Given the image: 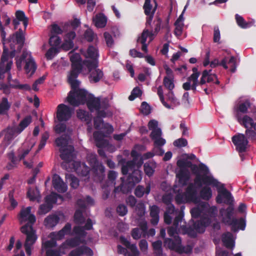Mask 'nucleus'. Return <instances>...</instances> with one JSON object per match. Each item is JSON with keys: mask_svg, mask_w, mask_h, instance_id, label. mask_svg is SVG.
I'll list each match as a JSON object with an SVG mask.
<instances>
[{"mask_svg": "<svg viewBox=\"0 0 256 256\" xmlns=\"http://www.w3.org/2000/svg\"><path fill=\"white\" fill-rule=\"evenodd\" d=\"M31 209L30 206H28L26 208L22 209L20 214L21 222L28 221V223L20 228L21 232L26 235L24 247L28 256H30L32 247L36 242L38 238L36 232L33 228V224L36 221V218L34 214H30Z\"/></svg>", "mask_w": 256, "mask_h": 256, "instance_id": "f257e3e1", "label": "nucleus"}, {"mask_svg": "<svg viewBox=\"0 0 256 256\" xmlns=\"http://www.w3.org/2000/svg\"><path fill=\"white\" fill-rule=\"evenodd\" d=\"M192 74L188 78V81L182 84V88L185 90H192L194 92L196 90V87L198 86H202L206 84V77L208 76L207 70H204L202 74L200 80H198V78L200 76V72L196 67L192 68Z\"/></svg>", "mask_w": 256, "mask_h": 256, "instance_id": "f03ea898", "label": "nucleus"}, {"mask_svg": "<svg viewBox=\"0 0 256 256\" xmlns=\"http://www.w3.org/2000/svg\"><path fill=\"white\" fill-rule=\"evenodd\" d=\"M164 247L176 252L182 254L183 253L189 254L192 252V247L190 245L186 246L182 245V239L178 235L174 238H165L164 241Z\"/></svg>", "mask_w": 256, "mask_h": 256, "instance_id": "7ed1b4c3", "label": "nucleus"}, {"mask_svg": "<svg viewBox=\"0 0 256 256\" xmlns=\"http://www.w3.org/2000/svg\"><path fill=\"white\" fill-rule=\"evenodd\" d=\"M90 94L84 89L78 88L72 89L67 96V101L71 106H78L80 104H86Z\"/></svg>", "mask_w": 256, "mask_h": 256, "instance_id": "20e7f679", "label": "nucleus"}, {"mask_svg": "<svg viewBox=\"0 0 256 256\" xmlns=\"http://www.w3.org/2000/svg\"><path fill=\"white\" fill-rule=\"evenodd\" d=\"M86 60L82 62V64L86 66H98V54L97 49L92 46H88L85 54Z\"/></svg>", "mask_w": 256, "mask_h": 256, "instance_id": "39448f33", "label": "nucleus"}, {"mask_svg": "<svg viewBox=\"0 0 256 256\" xmlns=\"http://www.w3.org/2000/svg\"><path fill=\"white\" fill-rule=\"evenodd\" d=\"M217 190L218 194L216 197V202L218 204H232L233 201L232 194L224 188V184L219 186Z\"/></svg>", "mask_w": 256, "mask_h": 256, "instance_id": "423d86ee", "label": "nucleus"}, {"mask_svg": "<svg viewBox=\"0 0 256 256\" xmlns=\"http://www.w3.org/2000/svg\"><path fill=\"white\" fill-rule=\"evenodd\" d=\"M74 109L70 106L61 104L57 106L56 118L60 122H66L69 120L72 116Z\"/></svg>", "mask_w": 256, "mask_h": 256, "instance_id": "0eeeda50", "label": "nucleus"}, {"mask_svg": "<svg viewBox=\"0 0 256 256\" xmlns=\"http://www.w3.org/2000/svg\"><path fill=\"white\" fill-rule=\"evenodd\" d=\"M232 140L239 153H242L246 150L248 141L244 134H238L234 136L232 138Z\"/></svg>", "mask_w": 256, "mask_h": 256, "instance_id": "6e6552de", "label": "nucleus"}, {"mask_svg": "<svg viewBox=\"0 0 256 256\" xmlns=\"http://www.w3.org/2000/svg\"><path fill=\"white\" fill-rule=\"evenodd\" d=\"M86 104L88 108L91 112L98 110L101 108H106L108 107V103L104 102H101L100 98H95L92 94H89Z\"/></svg>", "mask_w": 256, "mask_h": 256, "instance_id": "1a4fd4ad", "label": "nucleus"}, {"mask_svg": "<svg viewBox=\"0 0 256 256\" xmlns=\"http://www.w3.org/2000/svg\"><path fill=\"white\" fill-rule=\"evenodd\" d=\"M194 184L198 186H202V184L208 186H212L218 188L219 186L220 182L212 176L208 174H198L194 180Z\"/></svg>", "mask_w": 256, "mask_h": 256, "instance_id": "9d476101", "label": "nucleus"}, {"mask_svg": "<svg viewBox=\"0 0 256 256\" xmlns=\"http://www.w3.org/2000/svg\"><path fill=\"white\" fill-rule=\"evenodd\" d=\"M72 68L70 74L68 76V82L70 84L72 89H76L80 86V82L76 78L82 72V66H71Z\"/></svg>", "mask_w": 256, "mask_h": 256, "instance_id": "9b49d317", "label": "nucleus"}, {"mask_svg": "<svg viewBox=\"0 0 256 256\" xmlns=\"http://www.w3.org/2000/svg\"><path fill=\"white\" fill-rule=\"evenodd\" d=\"M154 34L152 32H150L148 29L144 28L141 34V36L138 38L137 42H140L142 44V50L145 52H148V44H146L147 38H150L148 44L152 40Z\"/></svg>", "mask_w": 256, "mask_h": 256, "instance_id": "f8f14e48", "label": "nucleus"}, {"mask_svg": "<svg viewBox=\"0 0 256 256\" xmlns=\"http://www.w3.org/2000/svg\"><path fill=\"white\" fill-rule=\"evenodd\" d=\"M90 72L88 76L89 81L90 83L98 82L103 77L104 73L100 69L98 68V66H86Z\"/></svg>", "mask_w": 256, "mask_h": 256, "instance_id": "ddd939ff", "label": "nucleus"}, {"mask_svg": "<svg viewBox=\"0 0 256 256\" xmlns=\"http://www.w3.org/2000/svg\"><path fill=\"white\" fill-rule=\"evenodd\" d=\"M131 156L133 158L132 160L128 161L125 164L122 166V173L123 175H126L128 174V170H132L135 168L136 162L138 158L142 156L136 150H132Z\"/></svg>", "mask_w": 256, "mask_h": 256, "instance_id": "4468645a", "label": "nucleus"}, {"mask_svg": "<svg viewBox=\"0 0 256 256\" xmlns=\"http://www.w3.org/2000/svg\"><path fill=\"white\" fill-rule=\"evenodd\" d=\"M185 194L187 200L189 202L198 204L200 202V198L198 196L196 188L194 184L190 183L188 184L186 190Z\"/></svg>", "mask_w": 256, "mask_h": 256, "instance_id": "2eb2a0df", "label": "nucleus"}, {"mask_svg": "<svg viewBox=\"0 0 256 256\" xmlns=\"http://www.w3.org/2000/svg\"><path fill=\"white\" fill-rule=\"evenodd\" d=\"M162 20L161 18L158 16H156V20L154 21V32H153L152 30L150 32H152L154 34V36L156 35L158 33L160 32V28L165 29L166 31V34H168L170 32V28L169 26V18L168 17L165 22L162 24Z\"/></svg>", "mask_w": 256, "mask_h": 256, "instance_id": "dca6fc26", "label": "nucleus"}, {"mask_svg": "<svg viewBox=\"0 0 256 256\" xmlns=\"http://www.w3.org/2000/svg\"><path fill=\"white\" fill-rule=\"evenodd\" d=\"M72 149L73 148L72 147L70 148H60V158H62V160H64L62 164V166L66 167V170L68 171L69 170L67 168V164L70 162L74 158L72 154Z\"/></svg>", "mask_w": 256, "mask_h": 256, "instance_id": "f3484780", "label": "nucleus"}, {"mask_svg": "<svg viewBox=\"0 0 256 256\" xmlns=\"http://www.w3.org/2000/svg\"><path fill=\"white\" fill-rule=\"evenodd\" d=\"M76 36V34L74 31H70L66 34L64 37V42L62 45V48L65 50H68L74 48V40Z\"/></svg>", "mask_w": 256, "mask_h": 256, "instance_id": "a211bd4d", "label": "nucleus"}, {"mask_svg": "<svg viewBox=\"0 0 256 256\" xmlns=\"http://www.w3.org/2000/svg\"><path fill=\"white\" fill-rule=\"evenodd\" d=\"M129 171H132V173L130 174L128 178L127 181L131 183L132 186H135L140 182L142 179V172L138 169H136L135 168L128 170Z\"/></svg>", "mask_w": 256, "mask_h": 256, "instance_id": "6ab92c4d", "label": "nucleus"}, {"mask_svg": "<svg viewBox=\"0 0 256 256\" xmlns=\"http://www.w3.org/2000/svg\"><path fill=\"white\" fill-rule=\"evenodd\" d=\"M11 39L14 42H16V44H18L17 50L18 52H20L25 41L23 30L20 28L12 36Z\"/></svg>", "mask_w": 256, "mask_h": 256, "instance_id": "aec40b11", "label": "nucleus"}, {"mask_svg": "<svg viewBox=\"0 0 256 256\" xmlns=\"http://www.w3.org/2000/svg\"><path fill=\"white\" fill-rule=\"evenodd\" d=\"M82 254H86L87 256H92L93 251L89 247L86 246H82L72 250L68 256H80Z\"/></svg>", "mask_w": 256, "mask_h": 256, "instance_id": "412c9836", "label": "nucleus"}, {"mask_svg": "<svg viewBox=\"0 0 256 256\" xmlns=\"http://www.w3.org/2000/svg\"><path fill=\"white\" fill-rule=\"evenodd\" d=\"M52 182L54 188L58 192L64 193L67 190L66 185L58 175H54Z\"/></svg>", "mask_w": 256, "mask_h": 256, "instance_id": "4be33fe9", "label": "nucleus"}, {"mask_svg": "<svg viewBox=\"0 0 256 256\" xmlns=\"http://www.w3.org/2000/svg\"><path fill=\"white\" fill-rule=\"evenodd\" d=\"M234 208L232 204L226 208H221L220 210V214L223 216V221L228 225L232 222V218L234 213Z\"/></svg>", "mask_w": 256, "mask_h": 256, "instance_id": "5701e85b", "label": "nucleus"}, {"mask_svg": "<svg viewBox=\"0 0 256 256\" xmlns=\"http://www.w3.org/2000/svg\"><path fill=\"white\" fill-rule=\"evenodd\" d=\"M176 178L178 179V182L182 186L187 184L190 178V172L188 169H180L176 174Z\"/></svg>", "mask_w": 256, "mask_h": 256, "instance_id": "b1692460", "label": "nucleus"}, {"mask_svg": "<svg viewBox=\"0 0 256 256\" xmlns=\"http://www.w3.org/2000/svg\"><path fill=\"white\" fill-rule=\"evenodd\" d=\"M94 178L96 182H102L105 178V168L102 164L92 169Z\"/></svg>", "mask_w": 256, "mask_h": 256, "instance_id": "393cba45", "label": "nucleus"}, {"mask_svg": "<svg viewBox=\"0 0 256 256\" xmlns=\"http://www.w3.org/2000/svg\"><path fill=\"white\" fill-rule=\"evenodd\" d=\"M236 118L239 123L243 126L246 128H252L254 124V121L253 119L247 115L244 116L242 118L239 115V114H236Z\"/></svg>", "mask_w": 256, "mask_h": 256, "instance_id": "a878e982", "label": "nucleus"}, {"mask_svg": "<svg viewBox=\"0 0 256 256\" xmlns=\"http://www.w3.org/2000/svg\"><path fill=\"white\" fill-rule=\"evenodd\" d=\"M246 222L243 218L238 220L232 218V220L229 226H231V230L234 232L238 230V229L244 230L246 228Z\"/></svg>", "mask_w": 256, "mask_h": 256, "instance_id": "bb28decb", "label": "nucleus"}, {"mask_svg": "<svg viewBox=\"0 0 256 256\" xmlns=\"http://www.w3.org/2000/svg\"><path fill=\"white\" fill-rule=\"evenodd\" d=\"M150 191V185L148 184L146 188L141 185H138L134 190V194L138 198H142L144 194L148 195Z\"/></svg>", "mask_w": 256, "mask_h": 256, "instance_id": "cd10ccee", "label": "nucleus"}, {"mask_svg": "<svg viewBox=\"0 0 256 256\" xmlns=\"http://www.w3.org/2000/svg\"><path fill=\"white\" fill-rule=\"evenodd\" d=\"M160 208L156 205H153L150 208V222L153 225H156L159 220Z\"/></svg>", "mask_w": 256, "mask_h": 256, "instance_id": "c85d7f7f", "label": "nucleus"}, {"mask_svg": "<svg viewBox=\"0 0 256 256\" xmlns=\"http://www.w3.org/2000/svg\"><path fill=\"white\" fill-rule=\"evenodd\" d=\"M24 68L26 73H30V75L32 76L36 72V66L34 60L30 58L26 60V64Z\"/></svg>", "mask_w": 256, "mask_h": 256, "instance_id": "c756f323", "label": "nucleus"}, {"mask_svg": "<svg viewBox=\"0 0 256 256\" xmlns=\"http://www.w3.org/2000/svg\"><path fill=\"white\" fill-rule=\"evenodd\" d=\"M11 104L6 97H3L0 102V116L6 115L10 110Z\"/></svg>", "mask_w": 256, "mask_h": 256, "instance_id": "7c9ffc66", "label": "nucleus"}, {"mask_svg": "<svg viewBox=\"0 0 256 256\" xmlns=\"http://www.w3.org/2000/svg\"><path fill=\"white\" fill-rule=\"evenodd\" d=\"M131 184L127 180L126 183L122 182L120 186L114 188V192H122L123 194H128L130 192L132 189L134 187V186H132Z\"/></svg>", "mask_w": 256, "mask_h": 256, "instance_id": "2f4dec72", "label": "nucleus"}, {"mask_svg": "<svg viewBox=\"0 0 256 256\" xmlns=\"http://www.w3.org/2000/svg\"><path fill=\"white\" fill-rule=\"evenodd\" d=\"M60 218L56 214L48 216L44 220V226L48 228H53L59 222Z\"/></svg>", "mask_w": 256, "mask_h": 256, "instance_id": "473e14b6", "label": "nucleus"}, {"mask_svg": "<svg viewBox=\"0 0 256 256\" xmlns=\"http://www.w3.org/2000/svg\"><path fill=\"white\" fill-rule=\"evenodd\" d=\"M32 118L31 116H26L19 124L18 126L16 128L17 134H20L31 122Z\"/></svg>", "mask_w": 256, "mask_h": 256, "instance_id": "72a5a7b5", "label": "nucleus"}, {"mask_svg": "<svg viewBox=\"0 0 256 256\" xmlns=\"http://www.w3.org/2000/svg\"><path fill=\"white\" fill-rule=\"evenodd\" d=\"M222 241L227 248H231L234 246L232 234L230 232H226L222 234Z\"/></svg>", "mask_w": 256, "mask_h": 256, "instance_id": "f704fd0d", "label": "nucleus"}, {"mask_svg": "<svg viewBox=\"0 0 256 256\" xmlns=\"http://www.w3.org/2000/svg\"><path fill=\"white\" fill-rule=\"evenodd\" d=\"M58 198L63 200L62 196L56 192H52L51 194L46 196L44 198V202L53 208V204L57 202Z\"/></svg>", "mask_w": 256, "mask_h": 256, "instance_id": "c9c22d12", "label": "nucleus"}, {"mask_svg": "<svg viewBox=\"0 0 256 256\" xmlns=\"http://www.w3.org/2000/svg\"><path fill=\"white\" fill-rule=\"evenodd\" d=\"M94 21V24L96 27L102 28L106 26L107 19L104 14H100L98 16H96Z\"/></svg>", "mask_w": 256, "mask_h": 256, "instance_id": "e433bc0d", "label": "nucleus"}, {"mask_svg": "<svg viewBox=\"0 0 256 256\" xmlns=\"http://www.w3.org/2000/svg\"><path fill=\"white\" fill-rule=\"evenodd\" d=\"M86 158L88 163L92 167V169L102 164L101 163H99L97 159V156L95 154L91 153L88 154Z\"/></svg>", "mask_w": 256, "mask_h": 256, "instance_id": "4c0bfd02", "label": "nucleus"}, {"mask_svg": "<svg viewBox=\"0 0 256 256\" xmlns=\"http://www.w3.org/2000/svg\"><path fill=\"white\" fill-rule=\"evenodd\" d=\"M200 198L204 200H208L212 196V190L210 188L204 186L200 192Z\"/></svg>", "mask_w": 256, "mask_h": 256, "instance_id": "58836bf2", "label": "nucleus"}, {"mask_svg": "<svg viewBox=\"0 0 256 256\" xmlns=\"http://www.w3.org/2000/svg\"><path fill=\"white\" fill-rule=\"evenodd\" d=\"M70 60L72 62L71 66H82L80 56L78 53L72 54L70 56Z\"/></svg>", "mask_w": 256, "mask_h": 256, "instance_id": "ea45409f", "label": "nucleus"}, {"mask_svg": "<svg viewBox=\"0 0 256 256\" xmlns=\"http://www.w3.org/2000/svg\"><path fill=\"white\" fill-rule=\"evenodd\" d=\"M162 242L160 240H158L152 243V247L156 256H162Z\"/></svg>", "mask_w": 256, "mask_h": 256, "instance_id": "a19ab883", "label": "nucleus"}, {"mask_svg": "<svg viewBox=\"0 0 256 256\" xmlns=\"http://www.w3.org/2000/svg\"><path fill=\"white\" fill-rule=\"evenodd\" d=\"M15 16H16V18H17L20 22H22L24 26V28L26 29L28 24V19L26 16V14H25L24 12L22 10H18L16 11V12L15 13Z\"/></svg>", "mask_w": 256, "mask_h": 256, "instance_id": "79ce46f5", "label": "nucleus"}, {"mask_svg": "<svg viewBox=\"0 0 256 256\" xmlns=\"http://www.w3.org/2000/svg\"><path fill=\"white\" fill-rule=\"evenodd\" d=\"M134 207V211L138 216L141 218L144 216L146 213V206L142 201H140L137 203Z\"/></svg>", "mask_w": 256, "mask_h": 256, "instance_id": "37998d69", "label": "nucleus"}, {"mask_svg": "<svg viewBox=\"0 0 256 256\" xmlns=\"http://www.w3.org/2000/svg\"><path fill=\"white\" fill-rule=\"evenodd\" d=\"M181 228L184 234H188L189 236L192 238H196V233L194 230V228L192 226H186V225H182L181 226Z\"/></svg>", "mask_w": 256, "mask_h": 256, "instance_id": "c03bdc74", "label": "nucleus"}, {"mask_svg": "<svg viewBox=\"0 0 256 256\" xmlns=\"http://www.w3.org/2000/svg\"><path fill=\"white\" fill-rule=\"evenodd\" d=\"M236 62V58L234 56H232L228 60L226 57L224 58L220 62H219L220 66H222L224 69L226 70L228 68V66L226 64H232L233 66H235Z\"/></svg>", "mask_w": 256, "mask_h": 256, "instance_id": "a18cd8bd", "label": "nucleus"}, {"mask_svg": "<svg viewBox=\"0 0 256 256\" xmlns=\"http://www.w3.org/2000/svg\"><path fill=\"white\" fill-rule=\"evenodd\" d=\"M56 145L62 148H66L68 144V140L66 136H61L56 138L55 140Z\"/></svg>", "mask_w": 256, "mask_h": 256, "instance_id": "49530a36", "label": "nucleus"}, {"mask_svg": "<svg viewBox=\"0 0 256 256\" xmlns=\"http://www.w3.org/2000/svg\"><path fill=\"white\" fill-rule=\"evenodd\" d=\"M68 165L70 166V170H73L76 172H80V169L82 168V164H81L80 162L72 160Z\"/></svg>", "mask_w": 256, "mask_h": 256, "instance_id": "de8ad7c7", "label": "nucleus"}, {"mask_svg": "<svg viewBox=\"0 0 256 256\" xmlns=\"http://www.w3.org/2000/svg\"><path fill=\"white\" fill-rule=\"evenodd\" d=\"M236 20L238 25L242 28H246L250 26V24L246 22L244 18L238 14L235 16Z\"/></svg>", "mask_w": 256, "mask_h": 256, "instance_id": "09e8293b", "label": "nucleus"}, {"mask_svg": "<svg viewBox=\"0 0 256 256\" xmlns=\"http://www.w3.org/2000/svg\"><path fill=\"white\" fill-rule=\"evenodd\" d=\"M61 42V38L56 35H50L48 43L52 47L57 48Z\"/></svg>", "mask_w": 256, "mask_h": 256, "instance_id": "8fccbe9b", "label": "nucleus"}, {"mask_svg": "<svg viewBox=\"0 0 256 256\" xmlns=\"http://www.w3.org/2000/svg\"><path fill=\"white\" fill-rule=\"evenodd\" d=\"M176 164L180 169H188L192 166V163L190 161L180 159L177 161Z\"/></svg>", "mask_w": 256, "mask_h": 256, "instance_id": "3c124183", "label": "nucleus"}, {"mask_svg": "<svg viewBox=\"0 0 256 256\" xmlns=\"http://www.w3.org/2000/svg\"><path fill=\"white\" fill-rule=\"evenodd\" d=\"M74 219L75 222L78 224H82L85 221V218H84L82 212L80 210H76L74 214Z\"/></svg>", "mask_w": 256, "mask_h": 256, "instance_id": "603ef678", "label": "nucleus"}, {"mask_svg": "<svg viewBox=\"0 0 256 256\" xmlns=\"http://www.w3.org/2000/svg\"><path fill=\"white\" fill-rule=\"evenodd\" d=\"M163 84L169 90H172L174 88L173 79L167 76L164 77Z\"/></svg>", "mask_w": 256, "mask_h": 256, "instance_id": "864d4df0", "label": "nucleus"}, {"mask_svg": "<svg viewBox=\"0 0 256 256\" xmlns=\"http://www.w3.org/2000/svg\"><path fill=\"white\" fill-rule=\"evenodd\" d=\"M16 134V128H14L8 130L7 133L5 134L4 140L8 142V144H9L14 138Z\"/></svg>", "mask_w": 256, "mask_h": 256, "instance_id": "5fc2aeb1", "label": "nucleus"}, {"mask_svg": "<svg viewBox=\"0 0 256 256\" xmlns=\"http://www.w3.org/2000/svg\"><path fill=\"white\" fill-rule=\"evenodd\" d=\"M154 7L151 4V0H145L143 6L144 13L146 15H150L152 14Z\"/></svg>", "mask_w": 256, "mask_h": 256, "instance_id": "6e6d98bb", "label": "nucleus"}, {"mask_svg": "<svg viewBox=\"0 0 256 256\" xmlns=\"http://www.w3.org/2000/svg\"><path fill=\"white\" fill-rule=\"evenodd\" d=\"M184 208V206H182L180 208V210L178 214L175 217L174 222L173 225L174 226H176V227L178 226L179 223L182 222L184 216V213L183 212V209Z\"/></svg>", "mask_w": 256, "mask_h": 256, "instance_id": "4d7b16f0", "label": "nucleus"}, {"mask_svg": "<svg viewBox=\"0 0 256 256\" xmlns=\"http://www.w3.org/2000/svg\"><path fill=\"white\" fill-rule=\"evenodd\" d=\"M153 2L154 3V6L153 10L152 12V14L150 15H146L147 16L146 18V26L148 27V26H151V24L152 20V19L154 18V14L156 10V8H158V4L156 1V0H153Z\"/></svg>", "mask_w": 256, "mask_h": 256, "instance_id": "13d9d810", "label": "nucleus"}, {"mask_svg": "<svg viewBox=\"0 0 256 256\" xmlns=\"http://www.w3.org/2000/svg\"><path fill=\"white\" fill-rule=\"evenodd\" d=\"M175 200L178 204L190 202L189 201L187 200L185 192H178L175 196Z\"/></svg>", "mask_w": 256, "mask_h": 256, "instance_id": "bf43d9fd", "label": "nucleus"}, {"mask_svg": "<svg viewBox=\"0 0 256 256\" xmlns=\"http://www.w3.org/2000/svg\"><path fill=\"white\" fill-rule=\"evenodd\" d=\"M52 208L51 206H49L46 203L42 204L40 206L38 214L40 215L45 214L48 212Z\"/></svg>", "mask_w": 256, "mask_h": 256, "instance_id": "052dcab7", "label": "nucleus"}, {"mask_svg": "<svg viewBox=\"0 0 256 256\" xmlns=\"http://www.w3.org/2000/svg\"><path fill=\"white\" fill-rule=\"evenodd\" d=\"M77 116L82 121L88 122L90 121L88 114L85 110H80L77 112Z\"/></svg>", "mask_w": 256, "mask_h": 256, "instance_id": "680f3d73", "label": "nucleus"}, {"mask_svg": "<svg viewBox=\"0 0 256 256\" xmlns=\"http://www.w3.org/2000/svg\"><path fill=\"white\" fill-rule=\"evenodd\" d=\"M8 60V53L7 50L4 48L2 54L1 56L0 66L2 68H5L6 66V64L9 62Z\"/></svg>", "mask_w": 256, "mask_h": 256, "instance_id": "e2e57ef3", "label": "nucleus"}, {"mask_svg": "<svg viewBox=\"0 0 256 256\" xmlns=\"http://www.w3.org/2000/svg\"><path fill=\"white\" fill-rule=\"evenodd\" d=\"M116 211L118 216H124L128 213V208L124 204H120L116 208Z\"/></svg>", "mask_w": 256, "mask_h": 256, "instance_id": "0e129e2a", "label": "nucleus"}, {"mask_svg": "<svg viewBox=\"0 0 256 256\" xmlns=\"http://www.w3.org/2000/svg\"><path fill=\"white\" fill-rule=\"evenodd\" d=\"M38 192H39L36 188L35 190L30 188L27 192V196L29 198L30 200L34 201L36 198V196L38 194Z\"/></svg>", "mask_w": 256, "mask_h": 256, "instance_id": "69168bd1", "label": "nucleus"}, {"mask_svg": "<svg viewBox=\"0 0 256 256\" xmlns=\"http://www.w3.org/2000/svg\"><path fill=\"white\" fill-rule=\"evenodd\" d=\"M56 246V242L55 239L52 238L50 240H46L42 244V248L46 249V251L47 250L51 249V248H54Z\"/></svg>", "mask_w": 256, "mask_h": 256, "instance_id": "338daca9", "label": "nucleus"}, {"mask_svg": "<svg viewBox=\"0 0 256 256\" xmlns=\"http://www.w3.org/2000/svg\"><path fill=\"white\" fill-rule=\"evenodd\" d=\"M58 48L56 47H52L48 50L46 54V57L47 60H52L54 56L58 52Z\"/></svg>", "mask_w": 256, "mask_h": 256, "instance_id": "774afa93", "label": "nucleus"}]
</instances>
